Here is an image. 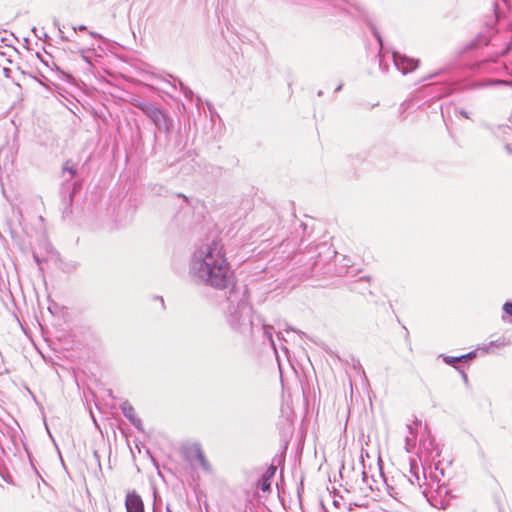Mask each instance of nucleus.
Returning a JSON list of instances; mask_svg holds the SVG:
<instances>
[{
    "instance_id": "nucleus-1",
    "label": "nucleus",
    "mask_w": 512,
    "mask_h": 512,
    "mask_svg": "<svg viewBox=\"0 0 512 512\" xmlns=\"http://www.w3.org/2000/svg\"><path fill=\"white\" fill-rule=\"evenodd\" d=\"M189 276L195 284L224 291L228 302L224 312L225 321L233 331L245 334L252 330L255 318L247 289L236 285L234 272L220 240L213 239L194 251L189 264Z\"/></svg>"
},
{
    "instance_id": "nucleus-2",
    "label": "nucleus",
    "mask_w": 512,
    "mask_h": 512,
    "mask_svg": "<svg viewBox=\"0 0 512 512\" xmlns=\"http://www.w3.org/2000/svg\"><path fill=\"white\" fill-rule=\"evenodd\" d=\"M409 466V475L398 473L392 477V482H395V485H389L385 480L388 494L401 503L408 501L416 493L427 497L426 489H423L427 484L424 466L419 465L415 458H410Z\"/></svg>"
},
{
    "instance_id": "nucleus-3",
    "label": "nucleus",
    "mask_w": 512,
    "mask_h": 512,
    "mask_svg": "<svg viewBox=\"0 0 512 512\" xmlns=\"http://www.w3.org/2000/svg\"><path fill=\"white\" fill-rule=\"evenodd\" d=\"M186 141L183 139L180 132L164 135L162 139L155 132L153 134V146L151 155L161 156V159L169 165H173L178 160V155L184 150Z\"/></svg>"
},
{
    "instance_id": "nucleus-4",
    "label": "nucleus",
    "mask_w": 512,
    "mask_h": 512,
    "mask_svg": "<svg viewBox=\"0 0 512 512\" xmlns=\"http://www.w3.org/2000/svg\"><path fill=\"white\" fill-rule=\"evenodd\" d=\"M132 105L141 110V112L151 120L159 132L168 135L173 131L174 120L169 113L162 108L141 100H133Z\"/></svg>"
},
{
    "instance_id": "nucleus-5",
    "label": "nucleus",
    "mask_w": 512,
    "mask_h": 512,
    "mask_svg": "<svg viewBox=\"0 0 512 512\" xmlns=\"http://www.w3.org/2000/svg\"><path fill=\"white\" fill-rule=\"evenodd\" d=\"M493 12L494 15L489 20L486 21V31L480 32L477 35L476 39L473 40V47L478 48L480 46H486L490 43L494 31V25H496L500 19V11L497 3H494L493 5Z\"/></svg>"
},
{
    "instance_id": "nucleus-6",
    "label": "nucleus",
    "mask_w": 512,
    "mask_h": 512,
    "mask_svg": "<svg viewBox=\"0 0 512 512\" xmlns=\"http://www.w3.org/2000/svg\"><path fill=\"white\" fill-rule=\"evenodd\" d=\"M392 60L397 68L403 75L413 72L419 66V60L416 58L408 57L398 51L392 52Z\"/></svg>"
},
{
    "instance_id": "nucleus-7",
    "label": "nucleus",
    "mask_w": 512,
    "mask_h": 512,
    "mask_svg": "<svg viewBox=\"0 0 512 512\" xmlns=\"http://www.w3.org/2000/svg\"><path fill=\"white\" fill-rule=\"evenodd\" d=\"M126 512H145L141 496L135 491H130L125 498Z\"/></svg>"
},
{
    "instance_id": "nucleus-8",
    "label": "nucleus",
    "mask_w": 512,
    "mask_h": 512,
    "mask_svg": "<svg viewBox=\"0 0 512 512\" xmlns=\"http://www.w3.org/2000/svg\"><path fill=\"white\" fill-rule=\"evenodd\" d=\"M120 409L123 415L129 420V422L138 430L143 431V425L140 418L137 417L134 407L128 402L124 401L120 405Z\"/></svg>"
},
{
    "instance_id": "nucleus-9",
    "label": "nucleus",
    "mask_w": 512,
    "mask_h": 512,
    "mask_svg": "<svg viewBox=\"0 0 512 512\" xmlns=\"http://www.w3.org/2000/svg\"><path fill=\"white\" fill-rule=\"evenodd\" d=\"M368 25H369V27L371 29L372 34L374 35V37L377 39V41L379 43V52H378V55H377L378 62H379V68L383 72H387L389 66H388L387 63L384 62V59H383V54H382L383 40H382V37H381L380 33L378 32L377 28L375 27V25L372 22H368Z\"/></svg>"
},
{
    "instance_id": "nucleus-10",
    "label": "nucleus",
    "mask_w": 512,
    "mask_h": 512,
    "mask_svg": "<svg viewBox=\"0 0 512 512\" xmlns=\"http://www.w3.org/2000/svg\"><path fill=\"white\" fill-rule=\"evenodd\" d=\"M475 356H476V351H471V352H468V353H466L464 355H461V356H444V355H442L443 361L446 364L455 367L456 369L458 368V367L455 366L456 363H458V362H468V361L472 360Z\"/></svg>"
},
{
    "instance_id": "nucleus-11",
    "label": "nucleus",
    "mask_w": 512,
    "mask_h": 512,
    "mask_svg": "<svg viewBox=\"0 0 512 512\" xmlns=\"http://www.w3.org/2000/svg\"><path fill=\"white\" fill-rule=\"evenodd\" d=\"M497 135L501 137L502 141L505 143V147L509 153H512V148L510 147L509 141L512 139V127L510 126H499L497 130Z\"/></svg>"
},
{
    "instance_id": "nucleus-12",
    "label": "nucleus",
    "mask_w": 512,
    "mask_h": 512,
    "mask_svg": "<svg viewBox=\"0 0 512 512\" xmlns=\"http://www.w3.org/2000/svg\"><path fill=\"white\" fill-rule=\"evenodd\" d=\"M78 189H79V186H77L76 183H74L73 189L69 192V194L67 196L64 197V199H63V206H64L63 207V216L64 217L69 216L72 213V204H73L74 196Z\"/></svg>"
},
{
    "instance_id": "nucleus-13",
    "label": "nucleus",
    "mask_w": 512,
    "mask_h": 512,
    "mask_svg": "<svg viewBox=\"0 0 512 512\" xmlns=\"http://www.w3.org/2000/svg\"><path fill=\"white\" fill-rule=\"evenodd\" d=\"M194 459L198 462L204 471H210V464L205 457L203 450L199 444H196L193 448Z\"/></svg>"
},
{
    "instance_id": "nucleus-14",
    "label": "nucleus",
    "mask_w": 512,
    "mask_h": 512,
    "mask_svg": "<svg viewBox=\"0 0 512 512\" xmlns=\"http://www.w3.org/2000/svg\"><path fill=\"white\" fill-rule=\"evenodd\" d=\"M422 447L426 452L429 453L431 458L440 457L441 451L437 444L435 443L434 438H429L421 442Z\"/></svg>"
},
{
    "instance_id": "nucleus-15",
    "label": "nucleus",
    "mask_w": 512,
    "mask_h": 512,
    "mask_svg": "<svg viewBox=\"0 0 512 512\" xmlns=\"http://www.w3.org/2000/svg\"><path fill=\"white\" fill-rule=\"evenodd\" d=\"M407 429L409 431V436L405 439V447L408 452L411 451V447L415 446L416 443V432L414 431L412 425H407Z\"/></svg>"
},
{
    "instance_id": "nucleus-16",
    "label": "nucleus",
    "mask_w": 512,
    "mask_h": 512,
    "mask_svg": "<svg viewBox=\"0 0 512 512\" xmlns=\"http://www.w3.org/2000/svg\"><path fill=\"white\" fill-rule=\"evenodd\" d=\"M258 488L263 492L271 491V476L262 475L258 481Z\"/></svg>"
},
{
    "instance_id": "nucleus-17",
    "label": "nucleus",
    "mask_w": 512,
    "mask_h": 512,
    "mask_svg": "<svg viewBox=\"0 0 512 512\" xmlns=\"http://www.w3.org/2000/svg\"><path fill=\"white\" fill-rule=\"evenodd\" d=\"M258 321V323H261L262 324V329H263V332L264 334L267 336V338L273 343V339H272V330H273V327L270 326V325H267V324H264L262 323V320L260 318V316H257L255 318V321Z\"/></svg>"
},
{
    "instance_id": "nucleus-18",
    "label": "nucleus",
    "mask_w": 512,
    "mask_h": 512,
    "mask_svg": "<svg viewBox=\"0 0 512 512\" xmlns=\"http://www.w3.org/2000/svg\"><path fill=\"white\" fill-rule=\"evenodd\" d=\"M509 343H510V341L506 337L501 336L498 339L491 341L489 343V346L499 348V347H504V346L508 345Z\"/></svg>"
},
{
    "instance_id": "nucleus-19",
    "label": "nucleus",
    "mask_w": 512,
    "mask_h": 512,
    "mask_svg": "<svg viewBox=\"0 0 512 512\" xmlns=\"http://www.w3.org/2000/svg\"><path fill=\"white\" fill-rule=\"evenodd\" d=\"M5 429H6V433L10 437L12 443L16 446L17 445V436H18L17 429L15 427H11V426H6Z\"/></svg>"
},
{
    "instance_id": "nucleus-20",
    "label": "nucleus",
    "mask_w": 512,
    "mask_h": 512,
    "mask_svg": "<svg viewBox=\"0 0 512 512\" xmlns=\"http://www.w3.org/2000/svg\"><path fill=\"white\" fill-rule=\"evenodd\" d=\"M177 81L179 82L181 92L187 99L191 100L194 95L193 91L189 87H187L181 80L178 79Z\"/></svg>"
},
{
    "instance_id": "nucleus-21",
    "label": "nucleus",
    "mask_w": 512,
    "mask_h": 512,
    "mask_svg": "<svg viewBox=\"0 0 512 512\" xmlns=\"http://www.w3.org/2000/svg\"><path fill=\"white\" fill-rule=\"evenodd\" d=\"M63 171L68 172L72 177L76 175L77 171L75 165L71 160H67L63 165Z\"/></svg>"
},
{
    "instance_id": "nucleus-22",
    "label": "nucleus",
    "mask_w": 512,
    "mask_h": 512,
    "mask_svg": "<svg viewBox=\"0 0 512 512\" xmlns=\"http://www.w3.org/2000/svg\"><path fill=\"white\" fill-rule=\"evenodd\" d=\"M503 311L512 317V301H506L502 307Z\"/></svg>"
},
{
    "instance_id": "nucleus-23",
    "label": "nucleus",
    "mask_w": 512,
    "mask_h": 512,
    "mask_svg": "<svg viewBox=\"0 0 512 512\" xmlns=\"http://www.w3.org/2000/svg\"><path fill=\"white\" fill-rule=\"evenodd\" d=\"M25 450H26V452H27V454H28L30 464H31L32 468L34 469V471H35L36 475H37V476H38V477L43 481L42 476L40 475V473L38 472V470L36 469V467H35V465H34V463H33V459H32L31 454L29 453V451H28V449H27V448H25Z\"/></svg>"
},
{
    "instance_id": "nucleus-24",
    "label": "nucleus",
    "mask_w": 512,
    "mask_h": 512,
    "mask_svg": "<svg viewBox=\"0 0 512 512\" xmlns=\"http://www.w3.org/2000/svg\"><path fill=\"white\" fill-rule=\"evenodd\" d=\"M73 30L76 32V31H86L87 30V27L85 25H79L77 27H73Z\"/></svg>"
},
{
    "instance_id": "nucleus-25",
    "label": "nucleus",
    "mask_w": 512,
    "mask_h": 512,
    "mask_svg": "<svg viewBox=\"0 0 512 512\" xmlns=\"http://www.w3.org/2000/svg\"><path fill=\"white\" fill-rule=\"evenodd\" d=\"M457 370H459V372L461 373V375H462V378H463L464 382H465V383H467V382H468V376H467V374L464 372V370L459 369V368H457Z\"/></svg>"
},
{
    "instance_id": "nucleus-26",
    "label": "nucleus",
    "mask_w": 512,
    "mask_h": 512,
    "mask_svg": "<svg viewBox=\"0 0 512 512\" xmlns=\"http://www.w3.org/2000/svg\"><path fill=\"white\" fill-rule=\"evenodd\" d=\"M3 73L6 78H10L11 69L10 68H3Z\"/></svg>"
},
{
    "instance_id": "nucleus-27",
    "label": "nucleus",
    "mask_w": 512,
    "mask_h": 512,
    "mask_svg": "<svg viewBox=\"0 0 512 512\" xmlns=\"http://www.w3.org/2000/svg\"><path fill=\"white\" fill-rule=\"evenodd\" d=\"M459 114H460L461 116H463L464 118H466V119H469V118H470V117H469V113H468L466 110H464V109H461V110L459 111Z\"/></svg>"
},
{
    "instance_id": "nucleus-28",
    "label": "nucleus",
    "mask_w": 512,
    "mask_h": 512,
    "mask_svg": "<svg viewBox=\"0 0 512 512\" xmlns=\"http://www.w3.org/2000/svg\"><path fill=\"white\" fill-rule=\"evenodd\" d=\"M89 34H90L93 38H95V39H101V38H102V36H101L99 33H97V32L90 31V32H89Z\"/></svg>"
},
{
    "instance_id": "nucleus-29",
    "label": "nucleus",
    "mask_w": 512,
    "mask_h": 512,
    "mask_svg": "<svg viewBox=\"0 0 512 512\" xmlns=\"http://www.w3.org/2000/svg\"><path fill=\"white\" fill-rule=\"evenodd\" d=\"M361 474H362V480H363V482L367 484V478H368L367 473L363 470Z\"/></svg>"
},
{
    "instance_id": "nucleus-30",
    "label": "nucleus",
    "mask_w": 512,
    "mask_h": 512,
    "mask_svg": "<svg viewBox=\"0 0 512 512\" xmlns=\"http://www.w3.org/2000/svg\"><path fill=\"white\" fill-rule=\"evenodd\" d=\"M59 32H60V38L62 41H68V37H66L63 32L59 29Z\"/></svg>"
},
{
    "instance_id": "nucleus-31",
    "label": "nucleus",
    "mask_w": 512,
    "mask_h": 512,
    "mask_svg": "<svg viewBox=\"0 0 512 512\" xmlns=\"http://www.w3.org/2000/svg\"><path fill=\"white\" fill-rule=\"evenodd\" d=\"M33 258H34V260H35V262L37 264H40L41 260H40L39 256L36 253L33 254Z\"/></svg>"
},
{
    "instance_id": "nucleus-32",
    "label": "nucleus",
    "mask_w": 512,
    "mask_h": 512,
    "mask_svg": "<svg viewBox=\"0 0 512 512\" xmlns=\"http://www.w3.org/2000/svg\"><path fill=\"white\" fill-rule=\"evenodd\" d=\"M342 88H343V84H342V83H340V84L336 87L335 92H339V91H341V90H342Z\"/></svg>"
},
{
    "instance_id": "nucleus-33",
    "label": "nucleus",
    "mask_w": 512,
    "mask_h": 512,
    "mask_svg": "<svg viewBox=\"0 0 512 512\" xmlns=\"http://www.w3.org/2000/svg\"><path fill=\"white\" fill-rule=\"evenodd\" d=\"M177 196H178V197H182V198L184 199V201H185V202H187V203L189 202L188 198H187L185 195H183V194H178Z\"/></svg>"
},
{
    "instance_id": "nucleus-34",
    "label": "nucleus",
    "mask_w": 512,
    "mask_h": 512,
    "mask_svg": "<svg viewBox=\"0 0 512 512\" xmlns=\"http://www.w3.org/2000/svg\"><path fill=\"white\" fill-rule=\"evenodd\" d=\"M381 476H382V478H384V481L386 480V481H387V483H388L389 485H391V484L389 483L388 479H387V478H385L384 473H381Z\"/></svg>"
},
{
    "instance_id": "nucleus-35",
    "label": "nucleus",
    "mask_w": 512,
    "mask_h": 512,
    "mask_svg": "<svg viewBox=\"0 0 512 512\" xmlns=\"http://www.w3.org/2000/svg\"><path fill=\"white\" fill-rule=\"evenodd\" d=\"M381 476H382V478H384V481L386 480V481H387V483H388L389 485H391V484L389 483L388 479H387V478H385L384 473H381Z\"/></svg>"
},
{
    "instance_id": "nucleus-36",
    "label": "nucleus",
    "mask_w": 512,
    "mask_h": 512,
    "mask_svg": "<svg viewBox=\"0 0 512 512\" xmlns=\"http://www.w3.org/2000/svg\"><path fill=\"white\" fill-rule=\"evenodd\" d=\"M317 95H318L319 97H321V96L323 95V91H322V90L318 91Z\"/></svg>"
},
{
    "instance_id": "nucleus-37",
    "label": "nucleus",
    "mask_w": 512,
    "mask_h": 512,
    "mask_svg": "<svg viewBox=\"0 0 512 512\" xmlns=\"http://www.w3.org/2000/svg\"><path fill=\"white\" fill-rule=\"evenodd\" d=\"M404 330L406 331V338H408V336H409V332H408L407 328H406V327H404Z\"/></svg>"
},
{
    "instance_id": "nucleus-38",
    "label": "nucleus",
    "mask_w": 512,
    "mask_h": 512,
    "mask_svg": "<svg viewBox=\"0 0 512 512\" xmlns=\"http://www.w3.org/2000/svg\"><path fill=\"white\" fill-rule=\"evenodd\" d=\"M271 470H272V474H273L276 471V468L272 467Z\"/></svg>"
},
{
    "instance_id": "nucleus-39",
    "label": "nucleus",
    "mask_w": 512,
    "mask_h": 512,
    "mask_svg": "<svg viewBox=\"0 0 512 512\" xmlns=\"http://www.w3.org/2000/svg\"><path fill=\"white\" fill-rule=\"evenodd\" d=\"M0 55H5V53H4V52H2V50H0Z\"/></svg>"
},
{
    "instance_id": "nucleus-40",
    "label": "nucleus",
    "mask_w": 512,
    "mask_h": 512,
    "mask_svg": "<svg viewBox=\"0 0 512 512\" xmlns=\"http://www.w3.org/2000/svg\"><path fill=\"white\" fill-rule=\"evenodd\" d=\"M503 1L505 2L506 0H503Z\"/></svg>"
}]
</instances>
